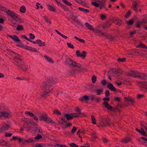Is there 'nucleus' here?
<instances>
[{
  "instance_id": "47",
  "label": "nucleus",
  "mask_w": 147,
  "mask_h": 147,
  "mask_svg": "<svg viewBox=\"0 0 147 147\" xmlns=\"http://www.w3.org/2000/svg\"><path fill=\"white\" fill-rule=\"evenodd\" d=\"M0 10L3 11H6V9L3 6L0 5Z\"/></svg>"
},
{
  "instance_id": "50",
  "label": "nucleus",
  "mask_w": 147,
  "mask_h": 147,
  "mask_svg": "<svg viewBox=\"0 0 147 147\" xmlns=\"http://www.w3.org/2000/svg\"><path fill=\"white\" fill-rule=\"evenodd\" d=\"M49 119L48 120V121H49V122L50 123H51L54 124V125H55V123L50 118H49Z\"/></svg>"
},
{
  "instance_id": "33",
  "label": "nucleus",
  "mask_w": 147,
  "mask_h": 147,
  "mask_svg": "<svg viewBox=\"0 0 147 147\" xmlns=\"http://www.w3.org/2000/svg\"><path fill=\"white\" fill-rule=\"evenodd\" d=\"M78 9L82 11H84V12H89V10L88 9H84L82 8L81 7H79L78 8Z\"/></svg>"
},
{
  "instance_id": "4",
  "label": "nucleus",
  "mask_w": 147,
  "mask_h": 147,
  "mask_svg": "<svg viewBox=\"0 0 147 147\" xmlns=\"http://www.w3.org/2000/svg\"><path fill=\"white\" fill-rule=\"evenodd\" d=\"M7 13L9 16L12 17L14 20H19V18L18 16L14 12L11 11L10 10H8L6 11Z\"/></svg>"
},
{
  "instance_id": "41",
  "label": "nucleus",
  "mask_w": 147,
  "mask_h": 147,
  "mask_svg": "<svg viewBox=\"0 0 147 147\" xmlns=\"http://www.w3.org/2000/svg\"><path fill=\"white\" fill-rule=\"evenodd\" d=\"M69 145L71 147H78V146L74 143H71Z\"/></svg>"
},
{
  "instance_id": "13",
  "label": "nucleus",
  "mask_w": 147,
  "mask_h": 147,
  "mask_svg": "<svg viewBox=\"0 0 147 147\" xmlns=\"http://www.w3.org/2000/svg\"><path fill=\"white\" fill-rule=\"evenodd\" d=\"M111 71L113 72L116 74H121L123 73V71L120 69H117V70L113 69Z\"/></svg>"
},
{
  "instance_id": "56",
  "label": "nucleus",
  "mask_w": 147,
  "mask_h": 147,
  "mask_svg": "<svg viewBox=\"0 0 147 147\" xmlns=\"http://www.w3.org/2000/svg\"><path fill=\"white\" fill-rule=\"evenodd\" d=\"M54 113L55 114H57L58 115H60L61 114L60 112L57 110H56L54 111Z\"/></svg>"
},
{
  "instance_id": "25",
  "label": "nucleus",
  "mask_w": 147,
  "mask_h": 147,
  "mask_svg": "<svg viewBox=\"0 0 147 147\" xmlns=\"http://www.w3.org/2000/svg\"><path fill=\"white\" fill-rule=\"evenodd\" d=\"M14 60L15 61L18 63H20L21 62V59L16 57H15Z\"/></svg>"
},
{
  "instance_id": "8",
  "label": "nucleus",
  "mask_w": 147,
  "mask_h": 147,
  "mask_svg": "<svg viewBox=\"0 0 147 147\" xmlns=\"http://www.w3.org/2000/svg\"><path fill=\"white\" fill-rule=\"evenodd\" d=\"M76 54L77 56L83 58H84L86 57V52L85 51H84L82 53H80V51L77 50L76 51Z\"/></svg>"
},
{
  "instance_id": "34",
  "label": "nucleus",
  "mask_w": 147,
  "mask_h": 147,
  "mask_svg": "<svg viewBox=\"0 0 147 147\" xmlns=\"http://www.w3.org/2000/svg\"><path fill=\"white\" fill-rule=\"evenodd\" d=\"M131 140V139L130 138H126L123 140V142L124 143H127Z\"/></svg>"
},
{
  "instance_id": "35",
  "label": "nucleus",
  "mask_w": 147,
  "mask_h": 147,
  "mask_svg": "<svg viewBox=\"0 0 147 147\" xmlns=\"http://www.w3.org/2000/svg\"><path fill=\"white\" fill-rule=\"evenodd\" d=\"M23 29V28L22 25H18L17 28V30L18 31L22 30Z\"/></svg>"
},
{
  "instance_id": "53",
  "label": "nucleus",
  "mask_w": 147,
  "mask_h": 147,
  "mask_svg": "<svg viewBox=\"0 0 147 147\" xmlns=\"http://www.w3.org/2000/svg\"><path fill=\"white\" fill-rule=\"evenodd\" d=\"M101 84L102 85L105 86L107 82L105 80H104L101 81Z\"/></svg>"
},
{
  "instance_id": "18",
  "label": "nucleus",
  "mask_w": 147,
  "mask_h": 147,
  "mask_svg": "<svg viewBox=\"0 0 147 147\" xmlns=\"http://www.w3.org/2000/svg\"><path fill=\"white\" fill-rule=\"evenodd\" d=\"M48 9L50 11L55 12V8L53 6L50 5H48Z\"/></svg>"
},
{
  "instance_id": "39",
  "label": "nucleus",
  "mask_w": 147,
  "mask_h": 147,
  "mask_svg": "<svg viewBox=\"0 0 147 147\" xmlns=\"http://www.w3.org/2000/svg\"><path fill=\"white\" fill-rule=\"evenodd\" d=\"M125 61V59L124 58H119L118 59V61L119 62H124Z\"/></svg>"
},
{
  "instance_id": "36",
  "label": "nucleus",
  "mask_w": 147,
  "mask_h": 147,
  "mask_svg": "<svg viewBox=\"0 0 147 147\" xmlns=\"http://www.w3.org/2000/svg\"><path fill=\"white\" fill-rule=\"evenodd\" d=\"M89 100V97L88 96L85 95L83 97V100H85L86 101L88 100Z\"/></svg>"
},
{
  "instance_id": "52",
  "label": "nucleus",
  "mask_w": 147,
  "mask_h": 147,
  "mask_svg": "<svg viewBox=\"0 0 147 147\" xmlns=\"http://www.w3.org/2000/svg\"><path fill=\"white\" fill-rule=\"evenodd\" d=\"M25 113L26 114H28L29 115H30L31 116V117L32 116H34V114H33L31 112H28V111H26L25 112Z\"/></svg>"
},
{
  "instance_id": "40",
  "label": "nucleus",
  "mask_w": 147,
  "mask_h": 147,
  "mask_svg": "<svg viewBox=\"0 0 147 147\" xmlns=\"http://www.w3.org/2000/svg\"><path fill=\"white\" fill-rule=\"evenodd\" d=\"M42 138V136L40 134H38L37 136L34 138V139H35V141H36V140Z\"/></svg>"
},
{
  "instance_id": "61",
  "label": "nucleus",
  "mask_w": 147,
  "mask_h": 147,
  "mask_svg": "<svg viewBox=\"0 0 147 147\" xmlns=\"http://www.w3.org/2000/svg\"><path fill=\"white\" fill-rule=\"evenodd\" d=\"M72 124L71 123H67L66 125H65L67 127H69L70 126H72Z\"/></svg>"
},
{
  "instance_id": "21",
  "label": "nucleus",
  "mask_w": 147,
  "mask_h": 147,
  "mask_svg": "<svg viewBox=\"0 0 147 147\" xmlns=\"http://www.w3.org/2000/svg\"><path fill=\"white\" fill-rule=\"evenodd\" d=\"M136 47L137 48L140 47L142 48H144L147 49V46H145V45L144 44L140 43L139 45H137Z\"/></svg>"
},
{
  "instance_id": "54",
  "label": "nucleus",
  "mask_w": 147,
  "mask_h": 147,
  "mask_svg": "<svg viewBox=\"0 0 147 147\" xmlns=\"http://www.w3.org/2000/svg\"><path fill=\"white\" fill-rule=\"evenodd\" d=\"M106 18V16L103 14H102L100 15V18L102 20H104Z\"/></svg>"
},
{
  "instance_id": "22",
  "label": "nucleus",
  "mask_w": 147,
  "mask_h": 147,
  "mask_svg": "<svg viewBox=\"0 0 147 147\" xmlns=\"http://www.w3.org/2000/svg\"><path fill=\"white\" fill-rule=\"evenodd\" d=\"M97 94L98 95H100L101 93L103 92V89L102 88H100L97 90H96Z\"/></svg>"
},
{
  "instance_id": "28",
  "label": "nucleus",
  "mask_w": 147,
  "mask_h": 147,
  "mask_svg": "<svg viewBox=\"0 0 147 147\" xmlns=\"http://www.w3.org/2000/svg\"><path fill=\"white\" fill-rule=\"evenodd\" d=\"M138 6V4L136 3H134L133 4V9L134 10L136 11H137V7Z\"/></svg>"
},
{
  "instance_id": "7",
  "label": "nucleus",
  "mask_w": 147,
  "mask_h": 147,
  "mask_svg": "<svg viewBox=\"0 0 147 147\" xmlns=\"http://www.w3.org/2000/svg\"><path fill=\"white\" fill-rule=\"evenodd\" d=\"M76 113L71 114V115L72 116L73 118L81 117V112L78 108H76Z\"/></svg>"
},
{
  "instance_id": "24",
  "label": "nucleus",
  "mask_w": 147,
  "mask_h": 147,
  "mask_svg": "<svg viewBox=\"0 0 147 147\" xmlns=\"http://www.w3.org/2000/svg\"><path fill=\"white\" fill-rule=\"evenodd\" d=\"M56 1L58 3V5H60L62 6L64 10L66 11H69V9L66 7L63 6L61 3H58V2L56 0Z\"/></svg>"
},
{
  "instance_id": "2",
  "label": "nucleus",
  "mask_w": 147,
  "mask_h": 147,
  "mask_svg": "<svg viewBox=\"0 0 147 147\" xmlns=\"http://www.w3.org/2000/svg\"><path fill=\"white\" fill-rule=\"evenodd\" d=\"M140 124L141 126V130L138 129H136V131L140 133L142 135L145 136H147V134L146 131H147V125L144 121H141Z\"/></svg>"
},
{
  "instance_id": "60",
  "label": "nucleus",
  "mask_w": 147,
  "mask_h": 147,
  "mask_svg": "<svg viewBox=\"0 0 147 147\" xmlns=\"http://www.w3.org/2000/svg\"><path fill=\"white\" fill-rule=\"evenodd\" d=\"M60 36H61L62 38L65 39H66L67 38L66 36L63 34H61Z\"/></svg>"
},
{
  "instance_id": "31",
  "label": "nucleus",
  "mask_w": 147,
  "mask_h": 147,
  "mask_svg": "<svg viewBox=\"0 0 147 147\" xmlns=\"http://www.w3.org/2000/svg\"><path fill=\"white\" fill-rule=\"evenodd\" d=\"M26 139H23L21 138V140L19 141V143L20 144H25L27 143Z\"/></svg>"
},
{
  "instance_id": "26",
  "label": "nucleus",
  "mask_w": 147,
  "mask_h": 147,
  "mask_svg": "<svg viewBox=\"0 0 147 147\" xmlns=\"http://www.w3.org/2000/svg\"><path fill=\"white\" fill-rule=\"evenodd\" d=\"M65 116L66 117L67 120H68L71 119L73 118V117L71 115H70L69 114H66L65 115Z\"/></svg>"
},
{
  "instance_id": "42",
  "label": "nucleus",
  "mask_w": 147,
  "mask_h": 147,
  "mask_svg": "<svg viewBox=\"0 0 147 147\" xmlns=\"http://www.w3.org/2000/svg\"><path fill=\"white\" fill-rule=\"evenodd\" d=\"M69 15L71 17V18L73 20H75L76 19V17L74 15V14L71 12H70Z\"/></svg>"
},
{
  "instance_id": "44",
  "label": "nucleus",
  "mask_w": 147,
  "mask_h": 147,
  "mask_svg": "<svg viewBox=\"0 0 147 147\" xmlns=\"http://www.w3.org/2000/svg\"><path fill=\"white\" fill-rule=\"evenodd\" d=\"M35 36L34 34L30 33V38L32 40L34 39L35 38Z\"/></svg>"
},
{
  "instance_id": "63",
  "label": "nucleus",
  "mask_w": 147,
  "mask_h": 147,
  "mask_svg": "<svg viewBox=\"0 0 147 147\" xmlns=\"http://www.w3.org/2000/svg\"><path fill=\"white\" fill-rule=\"evenodd\" d=\"M144 95L143 94H138V98H141L144 97Z\"/></svg>"
},
{
  "instance_id": "55",
  "label": "nucleus",
  "mask_w": 147,
  "mask_h": 147,
  "mask_svg": "<svg viewBox=\"0 0 147 147\" xmlns=\"http://www.w3.org/2000/svg\"><path fill=\"white\" fill-rule=\"evenodd\" d=\"M106 123L104 122H102L100 124V126L102 127H104L105 126H106Z\"/></svg>"
},
{
  "instance_id": "46",
  "label": "nucleus",
  "mask_w": 147,
  "mask_h": 147,
  "mask_svg": "<svg viewBox=\"0 0 147 147\" xmlns=\"http://www.w3.org/2000/svg\"><path fill=\"white\" fill-rule=\"evenodd\" d=\"M127 23L128 25H131L133 24V21L132 20H130L126 22Z\"/></svg>"
},
{
  "instance_id": "5",
  "label": "nucleus",
  "mask_w": 147,
  "mask_h": 147,
  "mask_svg": "<svg viewBox=\"0 0 147 147\" xmlns=\"http://www.w3.org/2000/svg\"><path fill=\"white\" fill-rule=\"evenodd\" d=\"M3 109L0 106V117L4 116L6 117H10L11 116V113L10 112H3Z\"/></svg>"
},
{
  "instance_id": "14",
  "label": "nucleus",
  "mask_w": 147,
  "mask_h": 147,
  "mask_svg": "<svg viewBox=\"0 0 147 147\" xmlns=\"http://www.w3.org/2000/svg\"><path fill=\"white\" fill-rule=\"evenodd\" d=\"M107 87L110 90L113 91H115L116 89L114 87L113 85L111 83H109L107 85Z\"/></svg>"
},
{
  "instance_id": "57",
  "label": "nucleus",
  "mask_w": 147,
  "mask_h": 147,
  "mask_svg": "<svg viewBox=\"0 0 147 147\" xmlns=\"http://www.w3.org/2000/svg\"><path fill=\"white\" fill-rule=\"evenodd\" d=\"M22 37L24 39H26L28 41L29 40V39H28L26 36L25 35H23L22 36Z\"/></svg>"
},
{
  "instance_id": "38",
  "label": "nucleus",
  "mask_w": 147,
  "mask_h": 147,
  "mask_svg": "<svg viewBox=\"0 0 147 147\" xmlns=\"http://www.w3.org/2000/svg\"><path fill=\"white\" fill-rule=\"evenodd\" d=\"M96 77L94 76H93L92 78V82L93 83H95L96 81Z\"/></svg>"
},
{
  "instance_id": "12",
  "label": "nucleus",
  "mask_w": 147,
  "mask_h": 147,
  "mask_svg": "<svg viewBox=\"0 0 147 147\" xmlns=\"http://www.w3.org/2000/svg\"><path fill=\"white\" fill-rule=\"evenodd\" d=\"M25 49L30 51L34 52H38L37 49L35 48H32L29 46H26L25 47Z\"/></svg>"
},
{
  "instance_id": "30",
  "label": "nucleus",
  "mask_w": 147,
  "mask_h": 147,
  "mask_svg": "<svg viewBox=\"0 0 147 147\" xmlns=\"http://www.w3.org/2000/svg\"><path fill=\"white\" fill-rule=\"evenodd\" d=\"M131 14V11L129 10L126 13L125 17L126 18H127L129 17L130 15Z\"/></svg>"
},
{
  "instance_id": "48",
  "label": "nucleus",
  "mask_w": 147,
  "mask_h": 147,
  "mask_svg": "<svg viewBox=\"0 0 147 147\" xmlns=\"http://www.w3.org/2000/svg\"><path fill=\"white\" fill-rule=\"evenodd\" d=\"M93 32L95 33H100L101 32L100 30L98 28H96L94 31Z\"/></svg>"
},
{
  "instance_id": "11",
  "label": "nucleus",
  "mask_w": 147,
  "mask_h": 147,
  "mask_svg": "<svg viewBox=\"0 0 147 147\" xmlns=\"http://www.w3.org/2000/svg\"><path fill=\"white\" fill-rule=\"evenodd\" d=\"M97 1L100 4L99 6H100V9H102V7L105 6L106 0H97Z\"/></svg>"
},
{
  "instance_id": "10",
  "label": "nucleus",
  "mask_w": 147,
  "mask_h": 147,
  "mask_svg": "<svg viewBox=\"0 0 147 147\" xmlns=\"http://www.w3.org/2000/svg\"><path fill=\"white\" fill-rule=\"evenodd\" d=\"M49 117L46 115H42L39 117V119L40 120H43L46 122H48Z\"/></svg>"
},
{
  "instance_id": "49",
  "label": "nucleus",
  "mask_w": 147,
  "mask_h": 147,
  "mask_svg": "<svg viewBox=\"0 0 147 147\" xmlns=\"http://www.w3.org/2000/svg\"><path fill=\"white\" fill-rule=\"evenodd\" d=\"M105 96L107 97H108L110 96V93L109 91L108 90H107L105 91Z\"/></svg>"
},
{
  "instance_id": "37",
  "label": "nucleus",
  "mask_w": 147,
  "mask_h": 147,
  "mask_svg": "<svg viewBox=\"0 0 147 147\" xmlns=\"http://www.w3.org/2000/svg\"><path fill=\"white\" fill-rule=\"evenodd\" d=\"M16 139L18 140L19 141H21V138H18L17 136H13L12 137V140H15Z\"/></svg>"
},
{
  "instance_id": "58",
  "label": "nucleus",
  "mask_w": 147,
  "mask_h": 147,
  "mask_svg": "<svg viewBox=\"0 0 147 147\" xmlns=\"http://www.w3.org/2000/svg\"><path fill=\"white\" fill-rule=\"evenodd\" d=\"M44 19H45V20H46V21L47 22H49V23L50 24H51V23H50V21L47 18V17H44Z\"/></svg>"
},
{
  "instance_id": "59",
  "label": "nucleus",
  "mask_w": 147,
  "mask_h": 147,
  "mask_svg": "<svg viewBox=\"0 0 147 147\" xmlns=\"http://www.w3.org/2000/svg\"><path fill=\"white\" fill-rule=\"evenodd\" d=\"M135 33H136V31L135 30H134L133 31H131L130 32V36H132L133 35L135 34Z\"/></svg>"
},
{
  "instance_id": "43",
  "label": "nucleus",
  "mask_w": 147,
  "mask_h": 147,
  "mask_svg": "<svg viewBox=\"0 0 147 147\" xmlns=\"http://www.w3.org/2000/svg\"><path fill=\"white\" fill-rule=\"evenodd\" d=\"M67 46L70 48H72V49H73L74 48V45L71 44V43H69V42H67Z\"/></svg>"
},
{
  "instance_id": "62",
  "label": "nucleus",
  "mask_w": 147,
  "mask_h": 147,
  "mask_svg": "<svg viewBox=\"0 0 147 147\" xmlns=\"http://www.w3.org/2000/svg\"><path fill=\"white\" fill-rule=\"evenodd\" d=\"M56 145L60 147H68L65 145H63L60 144H57Z\"/></svg>"
},
{
  "instance_id": "64",
  "label": "nucleus",
  "mask_w": 147,
  "mask_h": 147,
  "mask_svg": "<svg viewBox=\"0 0 147 147\" xmlns=\"http://www.w3.org/2000/svg\"><path fill=\"white\" fill-rule=\"evenodd\" d=\"M141 138L144 140L146 141L147 143V138L144 137H142Z\"/></svg>"
},
{
  "instance_id": "23",
  "label": "nucleus",
  "mask_w": 147,
  "mask_h": 147,
  "mask_svg": "<svg viewBox=\"0 0 147 147\" xmlns=\"http://www.w3.org/2000/svg\"><path fill=\"white\" fill-rule=\"evenodd\" d=\"M27 143H30L32 142H35V139L34 138H30L28 139H26Z\"/></svg>"
},
{
  "instance_id": "27",
  "label": "nucleus",
  "mask_w": 147,
  "mask_h": 147,
  "mask_svg": "<svg viewBox=\"0 0 147 147\" xmlns=\"http://www.w3.org/2000/svg\"><path fill=\"white\" fill-rule=\"evenodd\" d=\"M62 1L67 5L69 6H71L72 5V4L67 0H62Z\"/></svg>"
},
{
  "instance_id": "45",
  "label": "nucleus",
  "mask_w": 147,
  "mask_h": 147,
  "mask_svg": "<svg viewBox=\"0 0 147 147\" xmlns=\"http://www.w3.org/2000/svg\"><path fill=\"white\" fill-rule=\"evenodd\" d=\"M76 130L77 128L75 126L73 127V128L71 130V133L73 134L74 133Z\"/></svg>"
},
{
  "instance_id": "9",
  "label": "nucleus",
  "mask_w": 147,
  "mask_h": 147,
  "mask_svg": "<svg viewBox=\"0 0 147 147\" xmlns=\"http://www.w3.org/2000/svg\"><path fill=\"white\" fill-rule=\"evenodd\" d=\"M9 36L16 43H20V40L19 39L18 37L16 35L12 36L9 35Z\"/></svg>"
},
{
  "instance_id": "17",
  "label": "nucleus",
  "mask_w": 147,
  "mask_h": 147,
  "mask_svg": "<svg viewBox=\"0 0 147 147\" xmlns=\"http://www.w3.org/2000/svg\"><path fill=\"white\" fill-rule=\"evenodd\" d=\"M85 25L86 27L90 30H93L94 29L93 26L87 22H86L85 23Z\"/></svg>"
},
{
  "instance_id": "3",
  "label": "nucleus",
  "mask_w": 147,
  "mask_h": 147,
  "mask_svg": "<svg viewBox=\"0 0 147 147\" xmlns=\"http://www.w3.org/2000/svg\"><path fill=\"white\" fill-rule=\"evenodd\" d=\"M65 63L67 65H68L73 67H81V65L80 64L73 61L69 58L66 59Z\"/></svg>"
},
{
  "instance_id": "1",
  "label": "nucleus",
  "mask_w": 147,
  "mask_h": 147,
  "mask_svg": "<svg viewBox=\"0 0 147 147\" xmlns=\"http://www.w3.org/2000/svg\"><path fill=\"white\" fill-rule=\"evenodd\" d=\"M127 75L139 78L140 79H146L147 76L144 74L140 73L138 71H131Z\"/></svg>"
},
{
  "instance_id": "6",
  "label": "nucleus",
  "mask_w": 147,
  "mask_h": 147,
  "mask_svg": "<svg viewBox=\"0 0 147 147\" xmlns=\"http://www.w3.org/2000/svg\"><path fill=\"white\" fill-rule=\"evenodd\" d=\"M144 23H147V14L144 16L143 19L141 21L137 23L136 26L137 27L139 28Z\"/></svg>"
},
{
  "instance_id": "15",
  "label": "nucleus",
  "mask_w": 147,
  "mask_h": 147,
  "mask_svg": "<svg viewBox=\"0 0 147 147\" xmlns=\"http://www.w3.org/2000/svg\"><path fill=\"white\" fill-rule=\"evenodd\" d=\"M10 126L9 124L4 123L2 127V129L3 130L6 131L9 128Z\"/></svg>"
},
{
  "instance_id": "20",
  "label": "nucleus",
  "mask_w": 147,
  "mask_h": 147,
  "mask_svg": "<svg viewBox=\"0 0 147 147\" xmlns=\"http://www.w3.org/2000/svg\"><path fill=\"white\" fill-rule=\"evenodd\" d=\"M44 57L45 59L48 62L51 63H53V61L51 59L49 58V57L47 56L46 55L44 56Z\"/></svg>"
},
{
  "instance_id": "29",
  "label": "nucleus",
  "mask_w": 147,
  "mask_h": 147,
  "mask_svg": "<svg viewBox=\"0 0 147 147\" xmlns=\"http://www.w3.org/2000/svg\"><path fill=\"white\" fill-rule=\"evenodd\" d=\"M26 10V7L24 6H22L20 8V11L22 13H24Z\"/></svg>"
},
{
  "instance_id": "16",
  "label": "nucleus",
  "mask_w": 147,
  "mask_h": 147,
  "mask_svg": "<svg viewBox=\"0 0 147 147\" xmlns=\"http://www.w3.org/2000/svg\"><path fill=\"white\" fill-rule=\"evenodd\" d=\"M37 43L40 47L44 46L45 45V43L42 42L40 40H37Z\"/></svg>"
},
{
  "instance_id": "19",
  "label": "nucleus",
  "mask_w": 147,
  "mask_h": 147,
  "mask_svg": "<svg viewBox=\"0 0 147 147\" xmlns=\"http://www.w3.org/2000/svg\"><path fill=\"white\" fill-rule=\"evenodd\" d=\"M104 104L105 107L108 109L111 110L112 109V107L110 105H109L107 102L105 101L104 102Z\"/></svg>"
},
{
  "instance_id": "51",
  "label": "nucleus",
  "mask_w": 147,
  "mask_h": 147,
  "mask_svg": "<svg viewBox=\"0 0 147 147\" xmlns=\"http://www.w3.org/2000/svg\"><path fill=\"white\" fill-rule=\"evenodd\" d=\"M12 135V133H6L5 134V136L6 137H9L11 136Z\"/></svg>"
},
{
  "instance_id": "32",
  "label": "nucleus",
  "mask_w": 147,
  "mask_h": 147,
  "mask_svg": "<svg viewBox=\"0 0 147 147\" xmlns=\"http://www.w3.org/2000/svg\"><path fill=\"white\" fill-rule=\"evenodd\" d=\"M92 123L94 124H96V120L94 116L92 115L91 116Z\"/></svg>"
}]
</instances>
